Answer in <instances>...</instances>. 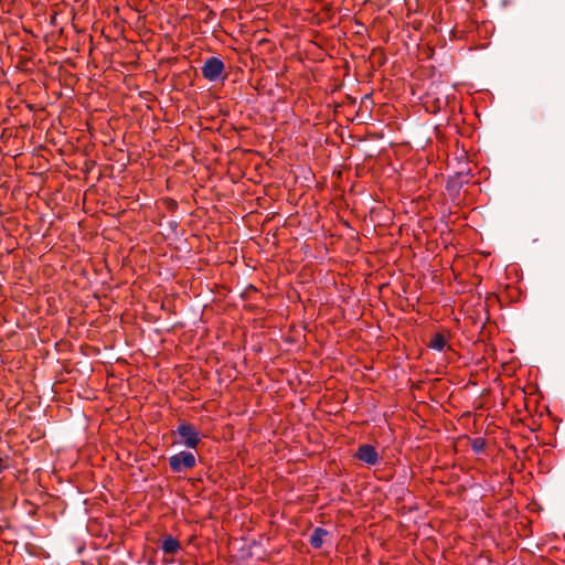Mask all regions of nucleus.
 I'll return each instance as SVG.
<instances>
[{"mask_svg":"<svg viewBox=\"0 0 565 565\" xmlns=\"http://www.w3.org/2000/svg\"><path fill=\"white\" fill-rule=\"evenodd\" d=\"M173 434L180 437V440H175L174 444L183 445L186 448H195L201 440L196 428L185 422H182Z\"/></svg>","mask_w":565,"mask_h":565,"instance_id":"f257e3e1","label":"nucleus"},{"mask_svg":"<svg viewBox=\"0 0 565 565\" xmlns=\"http://www.w3.org/2000/svg\"><path fill=\"white\" fill-rule=\"evenodd\" d=\"M224 63L218 57H209L202 65L201 71L204 78L210 82L223 79Z\"/></svg>","mask_w":565,"mask_h":565,"instance_id":"f03ea898","label":"nucleus"},{"mask_svg":"<svg viewBox=\"0 0 565 565\" xmlns=\"http://www.w3.org/2000/svg\"><path fill=\"white\" fill-rule=\"evenodd\" d=\"M329 533L327 530L322 529V527H316L313 530V532L311 533L310 535V544L315 547V548H319L321 547L322 543H323V537L327 536Z\"/></svg>","mask_w":565,"mask_h":565,"instance_id":"423d86ee","label":"nucleus"},{"mask_svg":"<svg viewBox=\"0 0 565 565\" xmlns=\"http://www.w3.org/2000/svg\"><path fill=\"white\" fill-rule=\"evenodd\" d=\"M3 469H4L3 459L0 457V473L3 471Z\"/></svg>","mask_w":565,"mask_h":565,"instance_id":"9d476101","label":"nucleus"},{"mask_svg":"<svg viewBox=\"0 0 565 565\" xmlns=\"http://www.w3.org/2000/svg\"><path fill=\"white\" fill-rule=\"evenodd\" d=\"M471 447L477 454H480L486 448V440L483 438H475L471 443Z\"/></svg>","mask_w":565,"mask_h":565,"instance_id":"1a4fd4ad","label":"nucleus"},{"mask_svg":"<svg viewBox=\"0 0 565 565\" xmlns=\"http://www.w3.org/2000/svg\"><path fill=\"white\" fill-rule=\"evenodd\" d=\"M169 224H170V227H172V228L178 226V223L175 221H172Z\"/></svg>","mask_w":565,"mask_h":565,"instance_id":"9b49d317","label":"nucleus"},{"mask_svg":"<svg viewBox=\"0 0 565 565\" xmlns=\"http://www.w3.org/2000/svg\"><path fill=\"white\" fill-rule=\"evenodd\" d=\"M445 345H446V339L440 333H436L429 342V348L437 350V351H443L445 349Z\"/></svg>","mask_w":565,"mask_h":565,"instance_id":"6e6552de","label":"nucleus"},{"mask_svg":"<svg viewBox=\"0 0 565 565\" xmlns=\"http://www.w3.org/2000/svg\"><path fill=\"white\" fill-rule=\"evenodd\" d=\"M465 183H468V173L458 172L448 179L446 189L451 196H457Z\"/></svg>","mask_w":565,"mask_h":565,"instance_id":"39448f33","label":"nucleus"},{"mask_svg":"<svg viewBox=\"0 0 565 565\" xmlns=\"http://www.w3.org/2000/svg\"><path fill=\"white\" fill-rule=\"evenodd\" d=\"M355 457L370 466H374L379 462L377 451L375 450V448L373 446H371L369 444L361 445L358 448Z\"/></svg>","mask_w":565,"mask_h":565,"instance_id":"20e7f679","label":"nucleus"},{"mask_svg":"<svg viewBox=\"0 0 565 565\" xmlns=\"http://www.w3.org/2000/svg\"><path fill=\"white\" fill-rule=\"evenodd\" d=\"M169 465L173 472H183L195 466V457L192 452L180 451L169 458Z\"/></svg>","mask_w":565,"mask_h":565,"instance_id":"7ed1b4c3","label":"nucleus"},{"mask_svg":"<svg viewBox=\"0 0 565 565\" xmlns=\"http://www.w3.org/2000/svg\"><path fill=\"white\" fill-rule=\"evenodd\" d=\"M161 548L166 554L172 555V554H175L180 550V543L174 537L167 536L162 541Z\"/></svg>","mask_w":565,"mask_h":565,"instance_id":"0eeeda50","label":"nucleus"}]
</instances>
